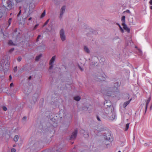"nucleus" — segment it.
I'll return each mask as SVG.
<instances>
[{
  "label": "nucleus",
  "instance_id": "8fccbe9b",
  "mask_svg": "<svg viewBox=\"0 0 152 152\" xmlns=\"http://www.w3.org/2000/svg\"><path fill=\"white\" fill-rule=\"evenodd\" d=\"M88 136H89V135H88V134H87V136L85 137H87Z\"/></svg>",
  "mask_w": 152,
  "mask_h": 152
},
{
  "label": "nucleus",
  "instance_id": "f8f14e48",
  "mask_svg": "<svg viewBox=\"0 0 152 152\" xmlns=\"http://www.w3.org/2000/svg\"><path fill=\"white\" fill-rule=\"evenodd\" d=\"M151 98H149L146 102L145 113L146 112V111H147V108H148V105L149 104V102H150V101L151 100Z\"/></svg>",
  "mask_w": 152,
  "mask_h": 152
},
{
  "label": "nucleus",
  "instance_id": "4d7b16f0",
  "mask_svg": "<svg viewBox=\"0 0 152 152\" xmlns=\"http://www.w3.org/2000/svg\"><path fill=\"white\" fill-rule=\"evenodd\" d=\"M118 152H121V151H119Z\"/></svg>",
  "mask_w": 152,
  "mask_h": 152
},
{
  "label": "nucleus",
  "instance_id": "603ef678",
  "mask_svg": "<svg viewBox=\"0 0 152 152\" xmlns=\"http://www.w3.org/2000/svg\"><path fill=\"white\" fill-rule=\"evenodd\" d=\"M53 118H52L51 119V120H52V121L53 120Z\"/></svg>",
  "mask_w": 152,
  "mask_h": 152
},
{
  "label": "nucleus",
  "instance_id": "5fc2aeb1",
  "mask_svg": "<svg viewBox=\"0 0 152 152\" xmlns=\"http://www.w3.org/2000/svg\"><path fill=\"white\" fill-rule=\"evenodd\" d=\"M127 11H128V12H129V10H128Z\"/></svg>",
  "mask_w": 152,
  "mask_h": 152
},
{
  "label": "nucleus",
  "instance_id": "dca6fc26",
  "mask_svg": "<svg viewBox=\"0 0 152 152\" xmlns=\"http://www.w3.org/2000/svg\"><path fill=\"white\" fill-rule=\"evenodd\" d=\"M19 138L18 136L17 135H16L14 138V140L15 141L17 142L18 141Z\"/></svg>",
  "mask_w": 152,
  "mask_h": 152
},
{
  "label": "nucleus",
  "instance_id": "7ed1b4c3",
  "mask_svg": "<svg viewBox=\"0 0 152 152\" xmlns=\"http://www.w3.org/2000/svg\"><path fill=\"white\" fill-rule=\"evenodd\" d=\"M60 36L61 40L64 42L66 39V37L64 31L63 29L61 30L60 31Z\"/></svg>",
  "mask_w": 152,
  "mask_h": 152
},
{
  "label": "nucleus",
  "instance_id": "a18cd8bd",
  "mask_svg": "<svg viewBox=\"0 0 152 152\" xmlns=\"http://www.w3.org/2000/svg\"><path fill=\"white\" fill-rule=\"evenodd\" d=\"M32 19V18H30L29 19H28V20H30Z\"/></svg>",
  "mask_w": 152,
  "mask_h": 152
},
{
  "label": "nucleus",
  "instance_id": "79ce46f5",
  "mask_svg": "<svg viewBox=\"0 0 152 152\" xmlns=\"http://www.w3.org/2000/svg\"><path fill=\"white\" fill-rule=\"evenodd\" d=\"M31 76H30L28 77V79L29 80H30L31 79Z\"/></svg>",
  "mask_w": 152,
  "mask_h": 152
},
{
  "label": "nucleus",
  "instance_id": "a878e982",
  "mask_svg": "<svg viewBox=\"0 0 152 152\" xmlns=\"http://www.w3.org/2000/svg\"><path fill=\"white\" fill-rule=\"evenodd\" d=\"M49 19H48V20H47V21L45 22L44 26H45V25H47L48 23V22L49 21Z\"/></svg>",
  "mask_w": 152,
  "mask_h": 152
},
{
  "label": "nucleus",
  "instance_id": "5701e85b",
  "mask_svg": "<svg viewBox=\"0 0 152 152\" xmlns=\"http://www.w3.org/2000/svg\"><path fill=\"white\" fill-rule=\"evenodd\" d=\"M118 25L119 26V27H120V29L121 32L123 33L124 32V30L121 27V26L119 24H118Z\"/></svg>",
  "mask_w": 152,
  "mask_h": 152
},
{
  "label": "nucleus",
  "instance_id": "9b49d317",
  "mask_svg": "<svg viewBox=\"0 0 152 152\" xmlns=\"http://www.w3.org/2000/svg\"><path fill=\"white\" fill-rule=\"evenodd\" d=\"M84 51L87 53H90V50L87 46H85L84 47Z\"/></svg>",
  "mask_w": 152,
  "mask_h": 152
},
{
  "label": "nucleus",
  "instance_id": "aec40b11",
  "mask_svg": "<svg viewBox=\"0 0 152 152\" xmlns=\"http://www.w3.org/2000/svg\"><path fill=\"white\" fill-rule=\"evenodd\" d=\"M129 123H127L126 124V126L125 129V130L126 131H127L129 128Z\"/></svg>",
  "mask_w": 152,
  "mask_h": 152
},
{
  "label": "nucleus",
  "instance_id": "13d9d810",
  "mask_svg": "<svg viewBox=\"0 0 152 152\" xmlns=\"http://www.w3.org/2000/svg\"><path fill=\"white\" fill-rule=\"evenodd\" d=\"M117 93L119 94V92H117Z\"/></svg>",
  "mask_w": 152,
  "mask_h": 152
},
{
  "label": "nucleus",
  "instance_id": "c85d7f7f",
  "mask_svg": "<svg viewBox=\"0 0 152 152\" xmlns=\"http://www.w3.org/2000/svg\"><path fill=\"white\" fill-rule=\"evenodd\" d=\"M43 55L42 54H40L38 56H37L36 57H42V56H43Z\"/></svg>",
  "mask_w": 152,
  "mask_h": 152
},
{
  "label": "nucleus",
  "instance_id": "3c124183",
  "mask_svg": "<svg viewBox=\"0 0 152 152\" xmlns=\"http://www.w3.org/2000/svg\"><path fill=\"white\" fill-rule=\"evenodd\" d=\"M115 89H117V87H115V88H114V89H115Z\"/></svg>",
  "mask_w": 152,
  "mask_h": 152
},
{
  "label": "nucleus",
  "instance_id": "f704fd0d",
  "mask_svg": "<svg viewBox=\"0 0 152 152\" xmlns=\"http://www.w3.org/2000/svg\"><path fill=\"white\" fill-rule=\"evenodd\" d=\"M39 58H39V57L36 58L35 59L36 61H38L39 60Z\"/></svg>",
  "mask_w": 152,
  "mask_h": 152
},
{
  "label": "nucleus",
  "instance_id": "393cba45",
  "mask_svg": "<svg viewBox=\"0 0 152 152\" xmlns=\"http://www.w3.org/2000/svg\"><path fill=\"white\" fill-rule=\"evenodd\" d=\"M3 16V13L2 12H1V9H0V18H1Z\"/></svg>",
  "mask_w": 152,
  "mask_h": 152
},
{
  "label": "nucleus",
  "instance_id": "f3484780",
  "mask_svg": "<svg viewBox=\"0 0 152 152\" xmlns=\"http://www.w3.org/2000/svg\"><path fill=\"white\" fill-rule=\"evenodd\" d=\"M74 99L77 101H79L80 99V98L79 96H77L75 97Z\"/></svg>",
  "mask_w": 152,
  "mask_h": 152
},
{
  "label": "nucleus",
  "instance_id": "473e14b6",
  "mask_svg": "<svg viewBox=\"0 0 152 152\" xmlns=\"http://www.w3.org/2000/svg\"><path fill=\"white\" fill-rule=\"evenodd\" d=\"M41 37V36L40 35H39L38 36V37L37 38V41H39V38Z\"/></svg>",
  "mask_w": 152,
  "mask_h": 152
},
{
  "label": "nucleus",
  "instance_id": "09e8293b",
  "mask_svg": "<svg viewBox=\"0 0 152 152\" xmlns=\"http://www.w3.org/2000/svg\"><path fill=\"white\" fill-rule=\"evenodd\" d=\"M80 69H81L82 71V70H82V69L81 67H80Z\"/></svg>",
  "mask_w": 152,
  "mask_h": 152
},
{
  "label": "nucleus",
  "instance_id": "9d476101",
  "mask_svg": "<svg viewBox=\"0 0 152 152\" xmlns=\"http://www.w3.org/2000/svg\"><path fill=\"white\" fill-rule=\"evenodd\" d=\"M116 92H115L114 91H113V92L110 91L109 92V93H107L106 94V95L108 96H110L113 97H114V96L112 95V94H114L116 93Z\"/></svg>",
  "mask_w": 152,
  "mask_h": 152
},
{
  "label": "nucleus",
  "instance_id": "a211bd4d",
  "mask_svg": "<svg viewBox=\"0 0 152 152\" xmlns=\"http://www.w3.org/2000/svg\"><path fill=\"white\" fill-rule=\"evenodd\" d=\"M8 44L10 45H15L16 44L14 43L12 40H10L8 42Z\"/></svg>",
  "mask_w": 152,
  "mask_h": 152
},
{
  "label": "nucleus",
  "instance_id": "4c0bfd02",
  "mask_svg": "<svg viewBox=\"0 0 152 152\" xmlns=\"http://www.w3.org/2000/svg\"><path fill=\"white\" fill-rule=\"evenodd\" d=\"M14 50V49L13 48L11 49L10 51V52H11L12 51Z\"/></svg>",
  "mask_w": 152,
  "mask_h": 152
},
{
  "label": "nucleus",
  "instance_id": "bf43d9fd",
  "mask_svg": "<svg viewBox=\"0 0 152 152\" xmlns=\"http://www.w3.org/2000/svg\"><path fill=\"white\" fill-rule=\"evenodd\" d=\"M139 50V51H140H140H140V50Z\"/></svg>",
  "mask_w": 152,
  "mask_h": 152
},
{
  "label": "nucleus",
  "instance_id": "2f4dec72",
  "mask_svg": "<svg viewBox=\"0 0 152 152\" xmlns=\"http://www.w3.org/2000/svg\"><path fill=\"white\" fill-rule=\"evenodd\" d=\"M21 58H18L17 60L18 62H20L21 61Z\"/></svg>",
  "mask_w": 152,
  "mask_h": 152
},
{
  "label": "nucleus",
  "instance_id": "c756f323",
  "mask_svg": "<svg viewBox=\"0 0 152 152\" xmlns=\"http://www.w3.org/2000/svg\"><path fill=\"white\" fill-rule=\"evenodd\" d=\"M17 66H15V67H14V70L15 72H16L17 71Z\"/></svg>",
  "mask_w": 152,
  "mask_h": 152
},
{
  "label": "nucleus",
  "instance_id": "423d86ee",
  "mask_svg": "<svg viewBox=\"0 0 152 152\" xmlns=\"http://www.w3.org/2000/svg\"><path fill=\"white\" fill-rule=\"evenodd\" d=\"M55 60V58H52L50 59L49 63L50 66L49 67L50 69H51L53 67V64L54 61Z\"/></svg>",
  "mask_w": 152,
  "mask_h": 152
},
{
  "label": "nucleus",
  "instance_id": "6e6d98bb",
  "mask_svg": "<svg viewBox=\"0 0 152 152\" xmlns=\"http://www.w3.org/2000/svg\"><path fill=\"white\" fill-rule=\"evenodd\" d=\"M127 11H128V12H129V10H128Z\"/></svg>",
  "mask_w": 152,
  "mask_h": 152
},
{
  "label": "nucleus",
  "instance_id": "37998d69",
  "mask_svg": "<svg viewBox=\"0 0 152 152\" xmlns=\"http://www.w3.org/2000/svg\"><path fill=\"white\" fill-rule=\"evenodd\" d=\"M26 119V117H24L23 118V120H25Z\"/></svg>",
  "mask_w": 152,
  "mask_h": 152
},
{
  "label": "nucleus",
  "instance_id": "ddd939ff",
  "mask_svg": "<svg viewBox=\"0 0 152 152\" xmlns=\"http://www.w3.org/2000/svg\"><path fill=\"white\" fill-rule=\"evenodd\" d=\"M121 21H122V24H124L125 23V16H123L122 17Z\"/></svg>",
  "mask_w": 152,
  "mask_h": 152
},
{
  "label": "nucleus",
  "instance_id": "f03ea898",
  "mask_svg": "<svg viewBox=\"0 0 152 152\" xmlns=\"http://www.w3.org/2000/svg\"><path fill=\"white\" fill-rule=\"evenodd\" d=\"M4 1L5 0H2L3 4L4 7L5 8L6 7L7 9L8 10H11L12 9V6L11 1L9 0L7 1L6 4H5V5L4 4Z\"/></svg>",
  "mask_w": 152,
  "mask_h": 152
},
{
  "label": "nucleus",
  "instance_id": "ea45409f",
  "mask_svg": "<svg viewBox=\"0 0 152 152\" xmlns=\"http://www.w3.org/2000/svg\"><path fill=\"white\" fill-rule=\"evenodd\" d=\"M10 80H11L12 79V77L11 75H10L9 76Z\"/></svg>",
  "mask_w": 152,
  "mask_h": 152
},
{
  "label": "nucleus",
  "instance_id": "052dcab7",
  "mask_svg": "<svg viewBox=\"0 0 152 152\" xmlns=\"http://www.w3.org/2000/svg\"><path fill=\"white\" fill-rule=\"evenodd\" d=\"M12 13L10 14V15H12Z\"/></svg>",
  "mask_w": 152,
  "mask_h": 152
},
{
  "label": "nucleus",
  "instance_id": "c03bdc74",
  "mask_svg": "<svg viewBox=\"0 0 152 152\" xmlns=\"http://www.w3.org/2000/svg\"><path fill=\"white\" fill-rule=\"evenodd\" d=\"M152 109V105H151V106H150V110H151Z\"/></svg>",
  "mask_w": 152,
  "mask_h": 152
},
{
  "label": "nucleus",
  "instance_id": "0eeeda50",
  "mask_svg": "<svg viewBox=\"0 0 152 152\" xmlns=\"http://www.w3.org/2000/svg\"><path fill=\"white\" fill-rule=\"evenodd\" d=\"M65 9L66 7L65 6H63L61 7L60 11V16L61 17H62L63 16V14L65 11Z\"/></svg>",
  "mask_w": 152,
  "mask_h": 152
},
{
  "label": "nucleus",
  "instance_id": "39448f33",
  "mask_svg": "<svg viewBox=\"0 0 152 152\" xmlns=\"http://www.w3.org/2000/svg\"><path fill=\"white\" fill-rule=\"evenodd\" d=\"M77 133V130L76 129L74 132L72 133V134L70 137V139L71 140H72L75 139L76 137Z\"/></svg>",
  "mask_w": 152,
  "mask_h": 152
},
{
  "label": "nucleus",
  "instance_id": "6ab92c4d",
  "mask_svg": "<svg viewBox=\"0 0 152 152\" xmlns=\"http://www.w3.org/2000/svg\"><path fill=\"white\" fill-rule=\"evenodd\" d=\"M129 102L130 101L124 102V107H125L129 104Z\"/></svg>",
  "mask_w": 152,
  "mask_h": 152
},
{
  "label": "nucleus",
  "instance_id": "f257e3e1",
  "mask_svg": "<svg viewBox=\"0 0 152 152\" xmlns=\"http://www.w3.org/2000/svg\"><path fill=\"white\" fill-rule=\"evenodd\" d=\"M10 62L6 58L3 59L0 62V70L6 71L9 69Z\"/></svg>",
  "mask_w": 152,
  "mask_h": 152
},
{
  "label": "nucleus",
  "instance_id": "6e6552de",
  "mask_svg": "<svg viewBox=\"0 0 152 152\" xmlns=\"http://www.w3.org/2000/svg\"><path fill=\"white\" fill-rule=\"evenodd\" d=\"M122 25L123 26V28L124 29L127 31L129 33L130 32V29L128 27L127 25L125 24H122Z\"/></svg>",
  "mask_w": 152,
  "mask_h": 152
},
{
  "label": "nucleus",
  "instance_id": "2eb2a0df",
  "mask_svg": "<svg viewBox=\"0 0 152 152\" xmlns=\"http://www.w3.org/2000/svg\"><path fill=\"white\" fill-rule=\"evenodd\" d=\"M34 7L35 5L34 4H31L29 5V9L31 10L34 8Z\"/></svg>",
  "mask_w": 152,
  "mask_h": 152
},
{
  "label": "nucleus",
  "instance_id": "c9c22d12",
  "mask_svg": "<svg viewBox=\"0 0 152 152\" xmlns=\"http://www.w3.org/2000/svg\"><path fill=\"white\" fill-rule=\"evenodd\" d=\"M149 4L151 5H152V0H150L149 1Z\"/></svg>",
  "mask_w": 152,
  "mask_h": 152
},
{
  "label": "nucleus",
  "instance_id": "7c9ffc66",
  "mask_svg": "<svg viewBox=\"0 0 152 152\" xmlns=\"http://www.w3.org/2000/svg\"><path fill=\"white\" fill-rule=\"evenodd\" d=\"M38 25H39L38 24L36 25L34 27V29L35 30V29H36L37 28V26H38Z\"/></svg>",
  "mask_w": 152,
  "mask_h": 152
},
{
  "label": "nucleus",
  "instance_id": "a19ab883",
  "mask_svg": "<svg viewBox=\"0 0 152 152\" xmlns=\"http://www.w3.org/2000/svg\"><path fill=\"white\" fill-rule=\"evenodd\" d=\"M17 2H19L20 1V0H16Z\"/></svg>",
  "mask_w": 152,
  "mask_h": 152
},
{
  "label": "nucleus",
  "instance_id": "1a4fd4ad",
  "mask_svg": "<svg viewBox=\"0 0 152 152\" xmlns=\"http://www.w3.org/2000/svg\"><path fill=\"white\" fill-rule=\"evenodd\" d=\"M104 105L105 106L110 107L111 105V103L109 101H105L104 102Z\"/></svg>",
  "mask_w": 152,
  "mask_h": 152
},
{
  "label": "nucleus",
  "instance_id": "20e7f679",
  "mask_svg": "<svg viewBox=\"0 0 152 152\" xmlns=\"http://www.w3.org/2000/svg\"><path fill=\"white\" fill-rule=\"evenodd\" d=\"M104 137L106 140H109L111 137L110 133L109 132L107 131V133L104 134Z\"/></svg>",
  "mask_w": 152,
  "mask_h": 152
},
{
  "label": "nucleus",
  "instance_id": "cd10ccee",
  "mask_svg": "<svg viewBox=\"0 0 152 152\" xmlns=\"http://www.w3.org/2000/svg\"><path fill=\"white\" fill-rule=\"evenodd\" d=\"M3 109L4 111H6L7 110V108L6 107H5V106H4L3 107Z\"/></svg>",
  "mask_w": 152,
  "mask_h": 152
},
{
  "label": "nucleus",
  "instance_id": "4be33fe9",
  "mask_svg": "<svg viewBox=\"0 0 152 152\" xmlns=\"http://www.w3.org/2000/svg\"><path fill=\"white\" fill-rule=\"evenodd\" d=\"M96 63H97V62H92V63H91V66H97V64H96Z\"/></svg>",
  "mask_w": 152,
  "mask_h": 152
},
{
  "label": "nucleus",
  "instance_id": "e433bc0d",
  "mask_svg": "<svg viewBox=\"0 0 152 152\" xmlns=\"http://www.w3.org/2000/svg\"><path fill=\"white\" fill-rule=\"evenodd\" d=\"M97 119L98 120V121H100V118L98 116L97 117Z\"/></svg>",
  "mask_w": 152,
  "mask_h": 152
},
{
  "label": "nucleus",
  "instance_id": "de8ad7c7",
  "mask_svg": "<svg viewBox=\"0 0 152 152\" xmlns=\"http://www.w3.org/2000/svg\"><path fill=\"white\" fill-rule=\"evenodd\" d=\"M103 58H101L100 60H103L104 59Z\"/></svg>",
  "mask_w": 152,
  "mask_h": 152
},
{
  "label": "nucleus",
  "instance_id": "4468645a",
  "mask_svg": "<svg viewBox=\"0 0 152 152\" xmlns=\"http://www.w3.org/2000/svg\"><path fill=\"white\" fill-rule=\"evenodd\" d=\"M115 114H113L111 117L110 118V119L111 120H113L115 118Z\"/></svg>",
  "mask_w": 152,
  "mask_h": 152
},
{
  "label": "nucleus",
  "instance_id": "864d4df0",
  "mask_svg": "<svg viewBox=\"0 0 152 152\" xmlns=\"http://www.w3.org/2000/svg\"><path fill=\"white\" fill-rule=\"evenodd\" d=\"M95 132H96V130H95Z\"/></svg>",
  "mask_w": 152,
  "mask_h": 152
},
{
  "label": "nucleus",
  "instance_id": "72a5a7b5",
  "mask_svg": "<svg viewBox=\"0 0 152 152\" xmlns=\"http://www.w3.org/2000/svg\"><path fill=\"white\" fill-rule=\"evenodd\" d=\"M21 10H20L18 14V15H17L18 17H19L20 16V14H21Z\"/></svg>",
  "mask_w": 152,
  "mask_h": 152
},
{
  "label": "nucleus",
  "instance_id": "49530a36",
  "mask_svg": "<svg viewBox=\"0 0 152 152\" xmlns=\"http://www.w3.org/2000/svg\"><path fill=\"white\" fill-rule=\"evenodd\" d=\"M150 9H151V10H152V6H151L150 7Z\"/></svg>",
  "mask_w": 152,
  "mask_h": 152
},
{
  "label": "nucleus",
  "instance_id": "412c9836",
  "mask_svg": "<svg viewBox=\"0 0 152 152\" xmlns=\"http://www.w3.org/2000/svg\"><path fill=\"white\" fill-rule=\"evenodd\" d=\"M45 10L43 11V12L42 13V14L41 15V18H43V17H44L45 16Z\"/></svg>",
  "mask_w": 152,
  "mask_h": 152
},
{
  "label": "nucleus",
  "instance_id": "58836bf2",
  "mask_svg": "<svg viewBox=\"0 0 152 152\" xmlns=\"http://www.w3.org/2000/svg\"><path fill=\"white\" fill-rule=\"evenodd\" d=\"M13 83H11L10 84V87H11L12 86H13Z\"/></svg>",
  "mask_w": 152,
  "mask_h": 152
},
{
  "label": "nucleus",
  "instance_id": "bb28decb",
  "mask_svg": "<svg viewBox=\"0 0 152 152\" xmlns=\"http://www.w3.org/2000/svg\"><path fill=\"white\" fill-rule=\"evenodd\" d=\"M11 151V152H15L16 150L15 148H13L12 149Z\"/></svg>",
  "mask_w": 152,
  "mask_h": 152
},
{
  "label": "nucleus",
  "instance_id": "b1692460",
  "mask_svg": "<svg viewBox=\"0 0 152 152\" xmlns=\"http://www.w3.org/2000/svg\"><path fill=\"white\" fill-rule=\"evenodd\" d=\"M11 20H12V18H10L9 20L8 21V23H9V26L10 24H11Z\"/></svg>",
  "mask_w": 152,
  "mask_h": 152
}]
</instances>
